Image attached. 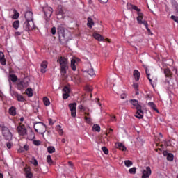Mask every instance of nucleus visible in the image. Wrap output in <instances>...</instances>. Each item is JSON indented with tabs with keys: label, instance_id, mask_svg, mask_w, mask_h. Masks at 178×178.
I'll return each mask as SVG.
<instances>
[{
	"label": "nucleus",
	"instance_id": "obj_1",
	"mask_svg": "<svg viewBox=\"0 0 178 178\" xmlns=\"http://www.w3.org/2000/svg\"><path fill=\"white\" fill-rule=\"evenodd\" d=\"M57 62L60 65L61 76H65L69 69V61H67V58L61 56L58 58Z\"/></svg>",
	"mask_w": 178,
	"mask_h": 178
},
{
	"label": "nucleus",
	"instance_id": "obj_2",
	"mask_svg": "<svg viewBox=\"0 0 178 178\" xmlns=\"http://www.w3.org/2000/svg\"><path fill=\"white\" fill-rule=\"evenodd\" d=\"M129 102L133 105L134 108L136 109V113L135 114V118H138V119H143L144 118V112L141 109V105L138 104V101L136 99H131Z\"/></svg>",
	"mask_w": 178,
	"mask_h": 178
},
{
	"label": "nucleus",
	"instance_id": "obj_3",
	"mask_svg": "<svg viewBox=\"0 0 178 178\" xmlns=\"http://www.w3.org/2000/svg\"><path fill=\"white\" fill-rule=\"evenodd\" d=\"M137 15L136 20L138 24H144L147 31H151V29L148 28V22L144 19V14L141 12H138L137 13Z\"/></svg>",
	"mask_w": 178,
	"mask_h": 178
},
{
	"label": "nucleus",
	"instance_id": "obj_4",
	"mask_svg": "<svg viewBox=\"0 0 178 178\" xmlns=\"http://www.w3.org/2000/svg\"><path fill=\"white\" fill-rule=\"evenodd\" d=\"M34 129L36 133L44 134L47 131V127L42 122H37L34 124Z\"/></svg>",
	"mask_w": 178,
	"mask_h": 178
},
{
	"label": "nucleus",
	"instance_id": "obj_5",
	"mask_svg": "<svg viewBox=\"0 0 178 178\" xmlns=\"http://www.w3.org/2000/svg\"><path fill=\"white\" fill-rule=\"evenodd\" d=\"M17 84L19 90H23V88L29 87V84H30V79L29 78H24L22 80H18Z\"/></svg>",
	"mask_w": 178,
	"mask_h": 178
},
{
	"label": "nucleus",
	"instance_id": "obj_6",
	"mask_svg": "<svg viewBox=\"0 0 178 178\" xmlns=\"http://www.w3.org/2000/svg\"><path fill=\"white\" fill-rule=\"evenodd\" d=\"M43 12L45 15L46 22H48V20H49V19L51 18V16H52L54 9H52V8L49 6H46L43 8Z\"/></svg>",
	"mask_w": 178,
	"mask_h": 178
},
{
	"label": "nucleus",
	"instance_id": "obj_7",
	"mask_svg": "<svg viewBox=\"0 0 178 178\" xmlns=\"http://www.w3.org/2000/svg\"><path fill=\"white\" fill-rule=\"evenodd\" d=\"M10 94L12 95V97H15V98H17V101H19V102H24V101H26V99L23 97V96L22 95H19V93L12 91V83H10Z\"/></svg>",
	"mask_w": 178,
	"mask_h": 178
},
{
	"label": "nucleus",
	"instance_id": "obj_8",
	"mask_svg": "<svg viewBox=\"0 0 178 178\" xmlns=\"http://www.w3.org/2000/svg\"><path fill=\"white\" fill-rule=\"evenodd\" d=\"M23 27H24L25 31H30L35 29V25H34V22L26 21L24 23Z\"/></svg>",
	"mask_w": 178,
	"mask_h": 178
},
{
	"label": "nucleus",
	"instance_id": "obj_9",
	"mask_svg": "<svg viewBox=\"0 0 178 178\" xmlns=\"http://www.w3.org/2000/svg\"><path fill=\"white\" fill-rule=\"evenodd\" d=\"M2 134L6 140H12V133H10L9 128L3 127L2 128Z\"/></svg>",
	"mask_w": 178,
	"mask_h": 178
},
{
	"label": "nucleus",
	"instance_id": "obj_10",
	"mask_svg": "<svg viewBox=\"0 0 178 178\" xmlns=\"http://www.w3.org/2000/svg\"><path fill=\"white\" fill-rule=\"evenodd\" d=\"M76 106V103H71L69 104V108L71 111V116L72 118H76V115L77 114Z\"/></svg>",
	"mask_w": 178,
	"mask_h": 178
},
{
	"label": "nucleus",
	"instance_id": "obj_11",
	"mask_svg": "<svg viewBox=\"0 0 178 178\" xmlns=\"http://www.w3.org/2000/svg\"><path fill=\"white\" fill-rule=\"evenodd\" d=\"M57 33L58 34L60 40H65V38H66V35L65 34V28H63V26H58L57 29Z\"/></svg>",
	"mask_w": 178,
	"mask_h": 178
},
{
	"label": "nucleus",
	"instance_id": "obj_12",
	"mask_svg": "<svg viewBox=\"0 0 178 178\" xmlns=\"http://www.w3.org/2000/svg\"><path fill=\"white\" fill-rule=\"evenodd\" d=\"M17 131L19 136H26L27 134V129L24 125H19L17 127Z\"/></svg>",
	"mask_w": 178,
	"mask_h": 178
},
{
	"label": "nucleus",
	"instance_id": "obj_13",
	"mask_svg": "<svg viewBox=\"0 0 178 178\" xmlns=\"http://www.w3.org/2000/svg\"><path fill=\"white\" fill-rule=\"evenodd\" d=\"M79 62H80V59L76 57H74L71 60V68L74 72L76 70V66L79 65Z\"/></svg>",
	"mask_w": 178,
	"mask_h": 178
},
{
	"label": "nucleus",
	"instance_id": "obj_14",
	"mask_svg": "<svg viewBox=\"0 0 178 178\" xmlns=\"http://www.w3.org/2000/svg\"><path fill=\"white\" fill-rule=\"evenodd\" d=\"M152 173V171H151V168L149 166L146 167V168L143 171L142 178H149Z\"/></svg>",
	"mask_w": 178,
	"mask_h": 178
},
{
	"label": "nucleus",
	"instance_id": "obj_15",
	"mask_svg": "<svg viewBox=\"0 0 178 178\" xmlns=\"http://www.w3.org/2000/svg\"><path fill=\"white\" fill-rule=\"evenodd\" d=\"M26 22H34V15L33 12L28 11L25 13Z\"/></svg>",
	"mask_w": 178,
	"mask_h": 178
},
{
	"label": "nucleus",
	"instance_id": "obj_16",
	"mask_svg": "<svg viewBox=\"0 0 178 178\" xmlns=\"http://www.w3.org/2000/svg\"><path fill=\"white\" fill-rule=\"evenodd\" d=\"M47 67H48V62L43 61L41 64V69H40L41 73H46Z\"/></svg>",
	"mask_w": 178,
	"mask_h": 178
},
{
	"label": "nucleus",
	"instance_id": "obj_17",
	"mask_svg": "<svg viewBox=\"0 0 178 178\" xmlns=\"http://www.w3.org/2000/svg\"><path fill=\"white\" fill-rule=\"evenodd\" d=\"M115 145V148H118V149H120L121 151H126V149H127L126 146H124L122 143H116Z\"/></svg>",
	"mask_w": 178,
	"mask_h": 178
},
{
	"label": "nucleus",
	"instance_id": "obj_18",
	"mask_svg": "<svg viewBox=\"0 0 178 178\" xmlns=\"http://www.w3.org/2000/svg\"><path fill=\"white\" fill-rule=\"evenodd\" d=\"M0 63L3 66H5L6 65V60L5 59V54H3V52L0 51Z\"/></svg>",
	"mask_w": 178,
	"mask_h": 178
},
{
	"label": "nucleus",
	"instance_id": "obj_19",
	"mask_svg": "<svg viewBox=\"0 0 178 178\" xmlns=\"http://www.w3.org/2000/svg\"><path fill=\"white\" fill-rule=\"evenodd\" d=\"M133 75H134V77L136 81H138V80H140V72H138V70H134Z\"/></svg>",
	"mask_w": 178,
	"mask_h": 178
},
{
	"label": "nucleus",
	"instance_id": "obj_20",
	"mask_svg": "<svg viewBox=\"0 0 178 178\" xmlns=\"http://www.w3.org/2000/svg\"><path fill=\"white\" fill-rule=\"evenodd\" d=\"M93 37L97 41H104V37H102V35H99V33H93Z\"/></svg>",
	"mask_w": 178,
	"mask_h": 178
},
{
	"label": "nucleus",
	"instance_id": "obj_21",
	"mask_svg": "<svg viewBox=\"0 0 178 178\" xmlns=\"http://www.w3.org/2000/svg\"><path fill=\"white\" fill-rule=\"evenodd\" d=\"M87 26L90 29H92V26H94V20H92V18H91V17L88 18Z\"/></svg>",
	"mask_w": 178,
	"mask_h": 178
},
{
	"label": "nucleus",
	"instance_id": "obj_22",
	"mask_svg": "<svg viewBox=\"0 0 178 178\" xmlns=\"http://www.w3.org/2000/svg\"><path fill=\"white\" fill-rule=\"evenodd\" d=\"M149 106L151 107L152 109H153L154 111H156V112H157V113H159V111L156 109V105H155V104L152 102H150L148 103Z\"/></svg>",
	"mask_w": 178,
	"mask_h": 178
},
{
	"label": "nucleus",
	"instance_id": "obj_23",
	"mask_svg": "<svg viewBox=\"0 0 178 178\" xmlns=\"http://www.w3.org/2000/svg\"><path fill=\"white\" fill-rule=\"evenodd\" d=\"M9 113L11 115V116H16V108L14 106H12L9 109Z\"/></svg>",
	"mask_w": 178,
	"mask_h": 178
},
{
	"label": "nucleus",
	"instance_id": "obj_24",
	"mask_svg": "<svg viewBox=\"0 0 178 178\" xmlns=\"http://www.w3.org/2000/svg\"><path fill=\"white\" fill-rule=\"evenodd\" d=\"M9 80L13 81V83H16V81H17V76L15 74H10Z\"/></svg>",
	"mask_w": 178,
	"mask_h": 178
},
{
	"label": "nucleus",
	"instance_id": "obj_25",
	"mask_svg": "<svg viewBox=\"0 0 178 178\" xmlns=\"http://www.w3.org/2000/svg\"><path fill=\"white\" fill-rule=\"evenodd\" d=\"M19 26H20V22H19V20H16L13 23V27L15 30H17V29H19Z\"/></svg>",
	"mask_w": 178,
	"mask_h": 178
},
{
	"label": "nucleus",
	"instance_id": "obj_26",
	"mask_svg": "<svg viewBox=\"0 0 178 178\" xmlns=\"http://www.w3.org/2000/svg\"><path fill=\"white\" fill-rule=\"evenodd\" d=\"M56 129L59 133L60 136L63 135V129H62V127L60 125H57L56 127Z\"/></svg>",
	"mask_w": 178,
	"mask_h": 178
},
{
	"label": "nucleus",
	"instance_id": "obj_27",
	"mask_svg": "<svg viewBox=\"0 0 178 178\" xmlns=\"http://www.w3.org/2000/svg\"><path fill=\"white\" fill-rule=\"evenodd\" d=\"M43 102L45 106H49V105H51V102L49 101V99H48V97H44Z\"/></svg>",
	"mask_w": 178,
	"mask_h": 178
},
{
	"label": "nucleus",
	"instance_id": "obj_28",
	"mask_svg": "<svg viewBox=\"0 0 178 178\" xmlns=\"http://www.w3.org/2000/svg\"><path fill=\"white\" fill-rule=\"evenodd\" d=\"M164 73L165 74V77H170V76H172V71H170L169 68H166L164 70Z\"/></svg>",
	"mask_w": 178,
	"mask_h": 178
},
{
	"label": "nucleus",
	"instance_id": "obj_29",
	"mask_svg": "<svg viewBox=\"0 0 178 178\" xmlns=\"http://www.w3.org/2000/svg\"><path fill=\"white\" fill-rule=\"evenodd\" d=\"M88 74L91 77H95V72H94V69L90 68L88 70Z\"/></svg>",
	"mask_w": 178,
	"mask_h": 178
},
{
	"label": "nucleus",
	"instance_id": "obj_30",
	"mask_svg": "<svg viewBox=\"0 0 178 178\" xmlns=\"http://www.w3.org/2000/svg\"><path fill=\"white\" fill-rule=\"evenodd\" d=\"M92 130L94 131H97L98 133H99L101 131V127L98 124H94L92 127Z\"/></svg>",
	"mask_w": 178,
	"mask_h": 178
},
{
	"label": "nucleus",
	"instance_id": "obj_31",
	"mask_svg": "<svg viewBox=\"0 0 178 178\" xmlns=\"http://www.w3.org/2000/svg\"><path fill=\"white\" fill-rule=\"evenodd\" d=\"M124 165L127 168H130V166H133V162L130 160H126L124 161Z\"/></svg>",
	"mask_w": 178,
	"mask_h": 178
},
{
	"label": "nucleus",
	"instance_id": "obj_32",
	"mask_svg": "<svg viewBox=\"0 0 178 178\" xmlns=\"http://www.w3.org/2000/svg\"><path fill=\"white\" fill-rule=\"evenodd\" d=\"M26 94L28 97H33V90L31 88L26 89Z\"/></svg>",
	"mask_w": 178,
	"mask_h": 178
},
{
	"label": "nucleus",
	"instance_id": "obj_33",
	"mask_svg": "<svg viewBox=\"0 0 178 178\" xmlns=\"http://www.w3.org/2000/svg\"><path fill=\"white\" fill-rule=\"evenodd\" d=\"M47 151L49 154H54V152H55V147H54V146H49L47 148Z\"/></svg>",
	"mask_w": 178,
	"mask_h": 178
},
{
	"label": "nucleus",
	"instance_id": "obj_34",
	"mask_svg": "<svg viewBox=\"0 0 178 178\" xmlns=\"http://www.w3.org/2000/svg\"><path fill=\"white\" fill-rule=\"evenodd\" d=\"M145 72H146V74L147 76V79H148L149 83H152V79H151V78H149V76H151V74H149V70H148V68H146Z\"/></svg>",
	"mask_w": 178,
	"mask_h": 178
},
{
	"label": "nucleus",
	"instance_id": "obj_35",
	"mask_svg": "<svg viewBox=\"0 0 178 178\" xmlns=\"http://www.w3.org/2000/svg\"><path fill=\"white\" fill-rule=\"evenodd\" d=\"M47 162L49 163V165H52L54 163L52 158H51V155H48L47 156Z\"/></svg>",
	"mask_w": 178,
	"mask_h": 178
},
{
	"label": "nucleus",
	"instance_id": "obj_36",
	"mask_svg": "<svg viewBox=\"0 0 178 178\" xmlns=\"http://www.w3.org/2000/svg\"><path fill=\"white\" fill-rule=\"evenodd\" d=\"M174 156L171 153H169L167 156V160L169 161V162H172L173 161Z\"/></svg>",
	"mask_w": 178,
	"mask_h": 178
},
{
	"label": "nucleus",
	"instance_id": "obj_37",
	"mask_svg": "<svg viewBox=\"0 0 178 178\" xmlns=\"http://www.w3.org/2000/svg\"><path fill=\"white\" fill-rule=\"evenodd\" d=\"M86 115H87L86 116H85V120L86 122L88 123H91V118L90 117V114L89 113H86Z\"/></svg>",
	"mask_w": 178,
	"mask_h": 178
},
{
	"label": "nucleus",
	"instance_id": "obj_38",
	"mask_svg": "<svg viewBox=\"0 0 178 178\" xmlns=\"http://www.w3.org/2000/svg\"><path fill=\"white\" fill-rule=\"evenodd\" d=\"M137 169L135 168V167H133L131 168H130L129 170V172L131 174V175H136V172Z\"/></svg>",
	"mask_w": 178,
	"mask_h": 178
},
{
	"label": "nucleus",
	"instance_id": "obj_39",
	"mask_svg": "<svg viewBox=\"0 0 178 178\" xmlns=\"http://www.w3.org/2000/svg\"><path fill=\"white\" fill-rule=\"evenodd\" d=\"M19 16H20V14H19L17 11H15L14 15H13V19H19Z\"/></svg>",
	"mask_w": 178,
	"mask_h": 178
},
{
	"label": "nucleus",
	"instance_id": "obj_40",
	"mask_svg": "<svg viewBox=\"0 0 178 178\" xmlns=\"http://www.w3.org/2000/svg\"><path fill=\"white\" fill-rule=\"evenodd\" d=\"M31 163H32V165H34V166H37V165H38V161H37V159H35V158H33L31 159Z\"/></svg>",
	"mask_w": 178,
	"mask_h": 178
},
{
	"label": "nucleus",
	"instance_id": "obj_41",
	"mask_svg": "<svg viewBox=\"0 0 178 178\" xmlns=\"http://www.w3.org/2000/svg\"><path fill=\"white\" fill-rule=\"evenodd\" d=\"M102 150L106 155H108L109 154V150H108V148H106V147H102Z\"/></svg>",
	"mask_w": 178,
	"mask_h": 178
},
{
	"label": "nucleus",
	"instance_id": "obj_42",
	"mask_svg": "<svg viewBox=\"0 0 178 178\" xmlns=\"http://www.w3.org/2000/svg\"><path fill=\"white\" fill-rule=\"evenodd\" d=\"M86 91H88V92H91L92 91V86H86L85 88Z\"/></svg>",
	"mask_w": 178,
	"mask_h": 178
},
{
	"label": "nucleus",
	"instance_id": "obj_43",
	"mask_svg": "<svg viewBox=\"0 0 178 178\" xmlns=\"http://www.w3.org/2000/svg\"><path fill=\"white\" fill-rule=\"evenodd\" d=\"M63 91H64V92H65L67 94H70V89L67 86H65L63 90Z\"/></svg>",
	"mask_w": 178,
	"mask_h": 178
},
{
	"label": "nucleus",
	"instance_id": "obj_44",
	"mask_svg": "<svg viewBox=\"0 0 178 178\" xmlns=\"http://www.w3.org/2000/svg\"><path fill=\"white\" fill-rule=\"evenodd\" d=\"M26 178H33V174L31 172H26Z\"/></svg>",
	"mask_w": 178,
	"mask_h": 178
},
{
	"label": "nucleus",
	"instance_id": "obj_45",
	"mask_svg": "<svg viewBox=\"0 0 178 178\" xmlns=\"http://www.w3.org/2000/svg\"><path fill=\"white\" fill-rule=\"evenodd\" d=\"M171 19L172 20H173L174 22H175V23L178 24V17H176L175 15H172L171 16Z\"/></svg>",
	"mask_w": 178,
	"mask_h": 178
},
{
	"label": "nucleus",
	"instance_id": "obj_46",
	"mask_svg": "<svg viewBox=\"0 0 178 178\" xmlns=\"http://www.w3.org/2000/svg\"><path fill=\"white\" fill-rule=\"evenodd\" d=\"M58 14L63 15V10H62V6H58Z\"/></svg>",
	"mask_w": 178,
	"mask_h": 178
},
{
	"label": "nucleus",
	"instance_id": "obj_47",
	"mask_svg": "<svg viewBox=\"0 0 178 178\" xmlns=\"http://www.w3.org/2000/svg\"><path fill=\"white\" fill-rule=\"evenodd\" d=\"M133 87L135 90H136V94H138V83H134Z\"/></svg>",
	"mask_w": 178,
	"mask_h": 178
},
{
	"label": "nucleus",
	"instance_id": "obj_48",
	"mask_svg": "<svg viewBox=\"0 0 178 178\" xmlns=\"http://www.w3.org/2000/svg\"><path fill=\"white\" fill-rule=\"evenodd\" d=\"M132 9L134 10H136L137 13H138V12H141V9L138 8V7L136 6H134Z\"/></svg>",
	"mask_w": 178,
	"mask_h": 178
},
{
	"label": "nucleus",
	"instance_id": "obj_49",
	"mask_svg": "<svg viewBox=\"0 0 178 178\" xmlns=\"http://www.w3.org/2000/svg\"><path fill=\"white\" fill-rule=\"evenodd\" d=\"M51 33L53 35H55V34H56V28L55 26L51 28Z\"/></svg>",
	"mask_w": 178,
	"mask_h": 178
},
{
	"label": "nucleus",
	"instance_id": "obj_50",
	"mask_svg": "<svg viewBox=\"0 0 178 178\" xmlns=\"http://www.w3.org/2000/svg\"><path fill=\"white\" fill-rule=\"evenodd\" d=\"M63 99H67V98H69V93L64 92L63 94Z\"/></svg>",
	"mask_w": 178,
	"mask_h": 178
},
{
	"label": "nucleus",
	"instance_id": "obj_51",
	"mask_svg": "<svg viewBox=\"0 0 178 178\" xmlns=\"http://www.w3.org/2000/svg\"><path fill=\"white\" fill-rule=\"evenodd\" d=\"M172 6H173L174 8L178 7V3H177V2H176L175 1H172Z\"/></svg>",
	"mask_w": 178,
	"mask_h": 178
},
{
	"label": "nucleus",
	"instance_id": "obj_52",
	"mask_svg": "<svg viewBox=\"0 0 178 178\" xmlns=\"http://www.w3.org/2000/svg\"><path fill=\"white\" fill-rule=\"evenodd\" d=\"M121 99H126L127 95H126V93H122L121 94Z\"/></svg>",
	"mask_w": 178,
	"mask_h": 178
},
{
	"label": "nucleus",
	"instance_id": "obj_53",
	"mask_svg": "<svg viewBox=\"0 0 178 178\" xmlns=\"http://www.w3.org/2000/svg\"><path fill=\"white\" fill-rule=\"evenodd\" d=\"M33 143L34 145H40V144H41V142H40V140H33Z\"/></svg>",
	"mask_w": 178,
	"mask_h": 178
},
{
	"label": "nucleus",
	"instance_id": "obj_54",
	"mask_svg": "<svg viewBox=\"0 0 178 178\" xmlns=\"http://www.w3.org/2000/svg\"><path fill=\"white\" fill-rule=\"evenodd\" d=\"M134 6V5H133V4L127 3V9H133Z\"/></svg>",
	"mask_w": 178,
	"mask_h": 178
},
{
	"label": "nucleus",
	"instance_id": "obj_55",
	"mask_svg": "<svg viewBox=\"0 0 178 178\" xmlns=\"http://www.w3.org/2000/svg\"><path fill=\"white\" fill-rule=\"evenodd\" d=\"M6 147L7 148H8V149H10V148H12V144L10 143V142H8L6 143Z\"/></svg>",
	"mask_w": 178,
	"mask_h": 178
},
{
	"label": "nucleus",
	"instance_id": "obj_56",
	"mask_svg": "<svg viewBox=\"0 0 178 178\" xmlns=\"http://www.w3.org/2000/svg\"><path fill=\"white\" fill-rule=\"evenodd\" d=\"M111 122H116V117L115 115H113L111 117Z\"/></svg>",
	"mask_w": 178,
	"mask_h": 178
},
{
	"label": "nucleus",
	"instance_id": "obj_57",
	"mask_svg": "<svg viewBox=\"0 0 178 178\" xmlns=\"http://www.w3.org/2000/svg\"><path fill=\"white\" fill-rule=\"evenodd\" d=\"M100 3H108V0H99Z\"/></svg>",
	"mask_w": 178,
	"mask_h": 178
},
{
	"label": "nucleus",
	"instance_id": "obj_58",
	"mask_svg": "<svg viewBox=\"0 0 178 178\" xmlns=\"http://www.w3.org/2000/svg\"><path fill=\"white\" fill-rule=\"evenodd\" d=\"M78 108L80 109V111H84V106H83V105H79Z\"/></svg>",
	"mask_w": 178,
	"mask_h": 178
},
{
	"label": "nucleus",
	"instance_id": "obj_59",
	"mask_svg": "<svg viewBox=\"0 0 178 178\" xmlns=\"http://www.w3.org/2000/svg\"><path fill=\"white\" fill-rule=\"evenodd\" d=\"M24 149H25V151H29V145H25L24 146Z\"/></svg>",
	"mask_w": 178,
	"mask_h": 178
},
{
	"label": "nucleus",
	"instance_id": "obj_60",
	"mask_svg": "<svg viewBox=\"0 0 178 178\" xmlns=\"http://www.w3.org/2000/svg\"><path fill=\"white\" fill-rule=\"evenodd\" d=\"M95 102H97V104H98V105L101 106V104H99V99L98 98L95 99Z\"/></svg>",
	"mask_w": 178,
	"mask_h": 178
},
{
	"label": "nucleus",
	"instance_id": "obj_61",
	"mask_svg": "<svg viewBox=\"0 0 178 178\" xmlns=\"http://www.w3.org/2000/svg\"><path fill=\"white\" fill-rule=\"evenodd\" d=\"M163 155H164V156H168V155H169V153H168L166 151H164L163 152Z\"/></svg>",
	"mask_w": 178,
	"mask_h": 178
},
{
	"label": "nucleus",
	"instance_id": "obj_62",
	"mask_svg": "<svg viewBox=\"0 0 178 178\" xmlns=\"http://www.w3.org/2000/svg\"><path fill=\"white\" fill-rule=\"evenodd\" d=\"M15 35H22V33L19 32V31H17L15 32Z\"/></svg>",
	"mask_w": 178,
	"mask_h": 178
},
{
	"label": "nucleus",
	"instance_id": "obj_63",
	"mask_svg": "<svg viewBox=\"0 0 178 178\" xmlns=\"http://www.w3.org/2000/svg\"><path fill=\"white\" fill-rule=\"evenodd\" d=\"M175 10H176V12H177V13H178V6H177V7H175Z\"/></svg>",
	"mask_w": 178,
	"mask_h": 178
},
{
	"label": "nucleus",
	"instance_id": "obj_64",
	"mask_svg": "<svg viewBox=\"0 0 178 178\" xmlns=\"http://www.w3.org/2000/svg\"><path fill=\"white\" fill-rule=\"evenodd\" d=\"M0 178H3V174L0 173Z\"/></svg>",
	"mask_w": 178,
	"mask_h": 178
}]
</instances>
